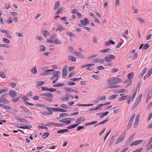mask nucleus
I'll list each match as a JSON object with an SVG mask.
<instances>
[{"label":"nucleus","instance_id":"obj_1","mask_svg":"<svg viewBox=\"0 0 152 152\" xmlns=\"http://www.w3.org/2000/svg\"><path fill=\"white\" fill-rule=\"evenodd\" d=\"M107 82H108V85H113L118 82H122V80L119 78L112 77L108 79L107 80Z\"/></svg>","mask_w":152,"mask_h":152},{"label":"nucleus","instance_id":"obj_2","mask_svg":"<svg viewBox=\"0 0 152 152\" xmlns=\"http://www.w3.org/2000/svg\"><path fill=\"white\" fill-rule=\"evenodd\" d=\"M85 120V118L83 116L80 117L78 118L75 120V123L78 124V125L79 124L83 123Z\"/></svg>","mask_w":152,"mask_h":152},{"label":"nucleus","instance_id":"obj_3","mask_svg":"<svg viewBox=\"0 0 152 152\" xmlns=\"http://www.w3.org/2000/svg\"><path fill=\"white\" fill-rule=\"evenodd\" d=\"M135 116V114H134L130 118L129 121L127 126V130H128L130 127L132 125L134 118Z\"/></svg>","mask_w":152,"mask_h":152},{"label":"nucleus","instance_id":"obj_4","mask_svg":"<svg viewBox=\"0 0 152 152\" xmlns=\"http://www.w3.org/2000/svg\"><path fill=\"white\" fill-rule=\"evenodd\" d=\"M9 94L11 97L13 98L17 96V93L14 90H11L9 91Z\"/></svg>","mask_w":152,"mask_h":152},{"label":"nucleus","instance_id":"obj_5","mask_svg":"<svg viewBox=\"0 0 152 152\" xmlns=\"http://www.w3.org/2000/svg\"><path fill=\"white\" fill-rule=\"evenodd\" d=\"M125 135L124 134H121L117 140V141L116 142V144H118L121 142L124 139Z\"/></svg>","mask_w":152,"mask_h":152},{"label":"nucleus","instance_id":"obj_6","mask_svg":"<svg viewBox=\"0 0 152 152\" xmlns=\"http://www.w3.org/2000/svg\"><path fill=\"white\" fill-rule=\"evenodd\" d=\"M59 122L60 123H66L67 124H69L71 122V121L69 120V118H65L63 119L60 120L59 121Z\"/></svg>","mask_w":152,"mask_h":152},{"label":"nucleus","instance_id":"obj_7","mask_svg":"<svg viewBox=\"0 0 152 152\" xmlns=\"http://www.w3.org/2000/svg\"><path fill=\"white\" fill-rule=\"evenodd\" d=\"M0 102L5 104H9V101L7 99L2 97H0Z\"/></svg>","mask_w":152,"mask_h":152},{"label":"nucleus","instance_id":"obj_8","mask_svg":"<svg viewBox=\"0 0 152 152\" xmlns=\"http://www.w3.org/2000/svg\"><path fill=\"white\" fill-rule=\"evenodd\" d=\"M67 69L66 68H64L63 69V70L62 71V77L64 78L65 79L67 77Z\"/></svg>","mask_w":152,"mask_h":152},{"label":"nucleus","instance_id":"obj_9","mask_svg":"<svg viewBox=\"0 0 152 152\" xmlns=\"http://www.w3.org/2000/svg\"><path fill=\"white\" fill-rule=\"evenodd\" d=\"M152 96V89L149 91L148 93L147 98L146 99V102L147 103L149 100Z\"/></svg>","mask_w":152,"mask_h":152},{"label":"nucleus","instance_id":"obj_10","mask_svg":"<svg viewBox=\"0 0 152 152\" xmlns=\"http://www.w3.org/2000/svg\"><path fill=\"white\" fill-rule=\"evenodd\" d=\"M142 140H138L135 141L132 143L130 144V146H131L133 145L139 144L142 143Z\"/></svg>","mask_w":152,"mask_h":152},{"label":"nucleus","instance_id":"obj_11","mask_svg":"<svg viewBox=\"0 0 152 152\" xmlns=\"http://www.w3.org/2000/svg\"><path fill=\"white\" fill-rule=\"evenodd\" d=\"M74 54L79 58H84V57L83 55L78 51L74 52Z\"/></svg>","mask_w":152,"mask_h":152},{"label":"nucleus","instance_id":"obj_12","mask_svg":"<svg viewBox=\"0 0 152 152\" xmlns=\"http://www.w3.org/2000/svg\"><path fill=\"white\" fill-rule=\"evenodd\" d=\"M132 12L134 14H137L138 12V10L136 8V7H134V5L132 6V9L131 10Z\"/></svg>","mask_w":152,"mask_h":152},{"label":"nucleus","instance_id":"obj_13","mask_svg":"<svg viewBox=\"0 0 152 152\" xmlns=\"http://www.w3.org/2000/svg\"><path fill=\"white\" fill-rule=\"evenodd\" d=\"M114 139H115V136L114 135L112 136V137H111V138L109 142V146L110 147L111 146V145L113 143Z\"/></svg>","mask_w":152,"mask_h":152},{"label":"nucleus","instance_id":"obj_14","mask_svg":"<svg viewBox=\"0 0 152 152\" xmlns=\"http://www.w3.org/2000/svg\"><path fill=\"white\" fill-rule=\"evenodd\" d=\"M104 60L106 62L109 63L110 62L112 61V59L109 56V55H107L104 58Z\"/></svg>","mask_w":152,"mask_h":152},{"label":"nucleus","instance_id":"obj_15","mask_svg":"<svg viewBox=\"0 0 152 152\" xmlns=\"http://www.w3.org/2000/svg\"><path fill=\"white\" fill-rule=\"evenodd\" d=\"M60 6V3L59 1H57L55 3V5L54 6V10H57L59 8Z\"/></svg>","mask_w":152,"mask_h":152},{"label":"nucleus","instance_id":"obj_16","mask_svg":"<svg viewBox=\"0 0 152 152\" xmlns=\"http://www.w3.org/2000/svg\"><path fill=\"white\" fill-rule=\"evenodd\" d=\"M129 96L128 95L122 96L119 98V100L120 101L125 100L128 99Z\"/></svg>","mask_w":152,"mask_h":152},{"label":"nucleus","instance_id":"obj_17","mask_svg":"<svg viewBox=\"0 0 152 152\" xmlns=\"http://www.w3.org/2000/svg\"><path fill=\"white\" fill-rule=\"evenodd\" d=\"M64 29V28L61 25H57L56 27V31H62V29Z\"/></svg>","mask_w":152,"mask_h":152},{"label":"nucleus","instance_id":"obj_18","mask_svg":"<svg viewBox=\"0 0 152 152\" xmlns=\"http://www.w3.org/2000/svg\"><path fill=\"white\" fill-rule=\"evenodd\" d=\"M53 113V112H42L41 113V114L42 115H51Z\"/></svg>","mask_w":152,"mask_h":152},{"label":"nucleus","instance_id":"obj_19","mask_svg":"<svg viewBox=\"0 0 152 152\" xmlns=\"http://www.w3.org/2000/svg\"><path fill=\"white\" fill-rule=\"evenodd\" d=\"M78 126V124H75L73 125H71L69 126H67V128L68 129H72Z\"/></svg>","mask_w":152,"mask_h":152},{"label":"nucleus","instance_id":"obj_20","mask_svg":"<svg viewBox=\"0 0 152 152\" xmlns=\"http://www.w3.org/2000/svg\"><path fill=\"white\" fill-rule=\"evenodd\" d=\"M97 123V121H92L91 122H88V123H86L85 125V126H89V125H93V124H96Z\"/></svg>","mask_w":152,"mask_h":152},{"label":"nucleus","instance_id":"obj_21","mask_svg":"<svg viewBox=\"0 0 152 152\" xmlns=\"http://www.w3.org/2000/svg\"><path fill=\"white\" fill-rule=\"evenodd\" d=\"M32 126L30 125H28V126H21L19 127L20 128L23 129H30L32 127Z\"/></svg>","mask_w":152,"mask_h":152},{"label":"nucleus","instance_id":"obj_22","mask_svg":"<svg viewBox=\"0 0 152 152\" xmlns=\"http://www.w3.org/2000/svg\"><path fill=\"white\" fill-rule=\"evenodd\" d=\"M42 99H45L46 101H48L49 102H51L52 101L53 99V97H44L42 98Z\"/></svg>","mask_w":152,"mask_h":152},{"label":"nucleus","instance_id":"obj_23","mask_svg":"<svg viewBox=\"0 0 152 152\" xmlns=\"http://www.w3.org/2000/svg\"><path fill=\"white\" fill-rule=\"evenodd\" d=\"M68 131V129H61L60 130H58L57 131L58 133H64L66 132H67Z\"/></svg>","mask_w":152,"mask_h":152},{"label":"nucleus","instance_id":"obj_24","mask_svg":"<svg viewBox=\"0 0 152 152\" xmlns=\"http://www.w3.org/2000/svg\"><path fill=\"white\" fill-rule=\"evenodd\" d=\"M66 34L67 35H68L69 36L71 37H75V34L69 31L66 32Z\"/></svg>","mask_w":152,"mask_h":152},{"label":"nucleus","instance_id":"obj_25","mask_svg":"<svg viewBox=\"0 0 152 152\" xmlns=\"http://www.w3.org/2000/svg\"><path fill=\"white\" fill-rule=\"evenodd\" d=\"M133 91L134 92H133V96L132 98V102L134 98L135 97V95H136V93H137V90L136 89H134L133 90Z\"/></svg>","mask_w":152,"mask_h":152},{"label":"nucleus","instance_id":"obj_26","mask_svg":"<svg viewBox=\"0 0 152 152\" xmlns=\"http://www.w3.org/2000/svg\"><path fill=\"white\" fill-rule=\"evenodd\" d=\"M69 113H61L59 115V117L60 118H61L62 117L69 116Z\"/></svg>","mask_w":152,"mask_h":152},{"label":"nucleus","instance_id":"obj_27","mask_svg":"<svg viewBox=\"0 0 152 152\" xmlns=\"http://www.w3.org/2000/svg\"><path fill=\"white\" fill-rule=\"evenodd\" d=\"M120 87V86L119 85H113L108 86L107 87V88H116L119 87Z\"/></svg>","mask_w":152,"mask_h":152},{"label":"nucleus","instance_id":"obj_28","mask_svg":"<svg viewBox=\"0 0 152 152\" xmlns=\"http://www.w3.org/2000/svg\"><path fill=\"white\" fill-rule=\"evenodd\" d=\"M55 43L56 44L61 45V42L57 38L54 40Z\"/></svg>","mask_w":152,"mask_h":152},{"label":"nucleus","instance_id":"obj_29","mask_svg":"<svg viewBox=\"0 0 152 152\" xmlns=\"http://www.w3.org/2000/svg\"><path fill=\"white\" fill-rule=\"evenodd\" d=\"M134 75L133 72H131L128 74V79H131L134 77Z\"/></svg>","mask_w":152,"mask_h":152},{"label":"nucleus","instance_id":"obj_30","mask_svg":"<svg viewBox=\"0 0 152 152\" xmlns=\"http://www.w3.org/2000/svg\"><path fill=\"white\" fill-rule=\"evenodd\" d=\"M68 58L69 60L72 61H75L76 60V58L75 57L72 56H69Z\"/></svg>","mask_w":152,"mask_h":152},{"label":"nucleus","instance_id":"obj_31","mask_svg":"<svg viewBox=\"0 0 152 152\" xmlns=\"http://www.w3.org/2000/svg\"><path fill=\"white\" fill-rule=\"evenodd\" d=\"M50 33L47 31H44V37H46V36H49L50 35Z\"/></svg>","mask_w":152,"mask_h":152},{"label":"nucleus","instance_id":"obj_32","mask_svg":"<svg viewBox=\"0 0 152 152\" xmlns=\"http://www.w3.org/2000/svg\"><path fill=\"white\" fill-rule=\"evenodd\" d=\"M64 90L66 92H73L72 90L73 89L68 87H65Z\"/></svg>","mask_w":152,"mask_h":152},{"label":"nucleus","instance_id":"obj_33","mask_svg":"<svg viewBox=\"0 0 152 152\" xmlns=\"http://www.w3.org/2000/svg\"><path fill=\"white\" fill-rule=\"evenodd\" d=\"M46 48L43 45L40 46V51H44L46 50Z\"/></svg>","mask_w":152,"mask_h":152},{"label":"nucleus","instance_id":"obj_34","mask_svg":"<svg viewBox=\"0 0 152 152\" xmlns=\"http://www.w3.org/2000/svg\"><path fill=\"white\" fill-rule=\"evenodd\" d=\"M39 83L37 84L36 86V87L37 88H38V87H39L40 86L42 85L45 84V82L42 81H39Z\"/></svg>","mask_w":152,"mask_h":152},{"label":"nucleus","instance_id":"obj_35","mask_svg":"<svg viewBox=\"0 0 152 152\" xmlns=\"http://www.w3.org/2000/svg\"><path fill=\"white\" fill-rule=\"evenodd\" d=\"M54 70L53 69L47 70L45 71V74L46 75H49L50 74L51 71H54Z\"/></svg>","mask_w":152,"mask_h":152},{"label":"nucleus","instance_id":"obj_36","mask_svg":"<svg viewBox=\"0 0 152 152\" xmlns=\"http://www.w3.org/2000/svg\"><path fill=\"white\" fill-rule=\"evenodd\" d=\"M10 85L12 88H14L16 86V84L13 82H12L10 83Z\"/></svg>","mask_w":152,"mask_h":152},{"label":"nucleus","instance_id":"obj_37","mask_svg":"<svg viewBox=\"0 0 152 152\" xmlns=\"http://www.w3.org/2000/svg\"><path fill=\"white\" fill-rule=\"evenodd\" d=\"M20 107L25 112L28 111V110L27 108L23 106H20Z\"/></svg>","mask_w":152,"mask_h":152},{"label":"nucleus","instance_id":"obj_38","mask_svg":"<svg viewBox=\"0 0 152 152\" xmlns=\"http://www.w3.org/2000/svg\"><path fill=\"white\" fill-rule=\"evenodd\" d=\"M147 70V68H145L142 71V72L140 75L141 76V77H142L144 74L145 73V72H146V71Z\"/></svg>","mask_w":152,"mask_h":152},{"label":"nucleus","instance_id":"obj_39","mask_svg":"<svg viewBox=\"0 0 152 152\" xmlns=\"http://www.w3.org/2000/svg\"><path fill=\"white\" fill-rule=\"evenodd\" d=\"M150 47V45L148 44H146L145 45L143 48H142V50H146L148 49Z\"/></svg>","mask_w":152,"mask_h":152},{"label":"nucleus","instance_id":"obj_40","mask_svg":"<svg viewBox=\"0 0 152 152\" xmlns=\"http://www.w3.org/2000/svg\"><path fill=\"white\" fill-rule=\"evenodd\" d=\"M3 108L7 109V110H11V107L9 105H4L3 106Z\"/></svg>","mask_w":152,"mask_h":152},{"label":"nucleus","instance_id":"obj_41","mask_svg":"<svg viewBox=\"0 0 152 152\" xmlns=\"http://www.w3.org/2000/svg\"><path fill=\"white\" fill-rule=\"evenodd\" d=\"M50 134L48 132H45L44 133V134L42 136V138L43 139L45 138L46 137H48L49 135Z\"/></svg>","mask_w":152,"mask_h":152},{"label":"nucleus","instance_id":"obj_42","mask_svg":"<svg viewBox=\"0 0 152 152\" xmlns=\"http://www.w3.org/2000/svg\"><path fill=\"white\" fill-rule=\"evenodd\" d=\"M142 95L141 94L137 98L136 100V102H138V103H139L140 102L141 100Z\"/></svg>","mask_w":152,"mask_h":152},{"label":"nucleus","instance_id":"obj_43","mask_svg":"<svg viewBox=\"0 0 152 152\" xmlns=\"http://www.w3.org/2000/svg\"><path fill=\"white\" fill-rule=\"evenodd\" d=\"M9 46L7 45V44H0V47L8 48Z\"/></svg>","mask_w":152,"mask_h":152},{"label":"nucleus","instance_id":"obj_44","mask_svg":"<svg viewBox=\"0 0 152 152\" xmlns=\"http://www.w3.org/2000/svg\"><path fill=\"white\" fill-rule=\"evenodd\" d=\"M2 40L4 42L7 43H9L10 42L9 39L5 38H3L2 39Z\"/></svg>","mask_w":152,"mask_h":152},{"label":"nucleus","instance_id":"obj_45","mask_svg":"<svg viewBox=\"0 0 152 152\" xmlns=\"http://www.w3.org/2000/svg\"><path fill=\"white\" fill-rule=\"evenodd\" d=\"M63 9L62 7H61L56 12V15H58L62 12Z\"/></svg>","mask_w":152,"mask_h":152},{"label":"nucleus","instance_id":"obj_46","mask_svg":"<svg viewBox=\"0 0 152 152\" xmlns=\"http://www.w3.org/2000/svg\"><path fill=\"white\" fill-rule=\"evenodd\" d=\"M85 22V26H86L87 24H89V20L87 18L84 19Z\"/></svg>","mask_w":152,"mask_h":152},{"label":"nucleus","instance_id":"obj_47","mask_svg":"<svg viewBox=\"0 0 152 152\" xmlns=\"http://www.w3.org/2000/svg\"><path fill=\"white\" fill-rule=\"evenodd\" d=\"M61 99L62 101H64L66 100L69 101V98L67 96H66L65 97H63L61 98Z\"/></svg>","mask_w":152,"mask_h":152},{"label":"nucleus","instance_id":"obj_48","mask_svg":"<svg viewBox=\"0 0 152 152\" xmlns=\"http://www.w3.org/2000/svg\"><path fill=\"white\" fill-rule=\"evenodd\" d=\"M31 71L32 73L34 74H36L37 73V70L36 69V67L35 66L34 68H33L31 69Z\"/></svg>","mask_w":152,"mask_h":152},{"label":"nucleus","instance_id":"obj_49","mask_svg":"<svg viewBox=\"0 0 152 152\" xmlns=\"http://www.w3.org/2000/svg\"><path fill=\"white\" fill-rule=\"evenodd\" d=\"M0 76L2 78H4L6 77V75L3 72H0Z\"/></svg>","mask_w":152,"mask_h":152},{"label":"nucleus","instance_id":"obj_50","mask_svg":"<svg viewBox=\"0 0 152 152\" xmlns=\"http://www.w3.org/2000/svg\"><path fill=\"white\" fill-rule=\"evenodd\" d=\"M134 134L132 135L128 139V141L129 142H131L134 139Z\"/></svg>","mask_w":152,"mask_h":152},{"label":"nucleus","instance_id":"obj_51","mask_svg":"<svg viewBox=\"0 0 152 152\" xmlns=\"http://www.w3.org/2000/svg\"><path fill=\"white\" fill-rule=\"evenodd\" d=\"M109 120V118L107 117L106 119H105V120H104V121H102L101 122H100L99 123V124L100 125H101V124H104V123L105 122H107V121L108 120Z\"/></svg>","mask_w":152,"mask_h":152},{"label":"nucleus","instance_id":"obj_52","mask_svg":"<svg viewBox=\"0 0 152 152\" xmlns=\"http://www.w3.org/2000/svg\"><path fill=\"white\" fill-rule=\"evenodd\" d=\"M152 73V68L147 73V76L148 77H150Z\"/></svg>","mask_w":152,"mask_h":152},{"label":"nucleus","instance_id":"obj_53","mask_svg":"<svg viewBox=\"0 0 152 152\" xmlns=\"http://www.w3.org/2000/svg\"><path fill=\"white\" fill-rule=\"evenodd\" d=\"M118 96V95L117 94L111 96L110 97V98L111 99H114L115 98H117Z\"/></svg>","mask_w":152,"mask_h":152},{"label":"nucleus","instance_id":"obj_54","mask_svg":"<svg viewBox=\"0 0 152 152\" xmlns=\"http://www.w3.org/2000/svg\"><path fill=\"white\" fill-rule=\"evenodd\" d=\"M57 87H59L61 86H63L65 85V84L64 83H58L56 84Z\"/></svg>","mask_w":152,"mask_h":152},{"label":"nucleus","instance_id":"obj_55","mask_svg":"<svg viewBox=\"0 0 152 152\" xmlns=\"http://www.w3.org/2000/svg\"><path fill=\"white\" fill-rule=\"evenodd\" d=\"M128 91L127 89H122L119 91V92L120 93H126Z\"/></svg>","mask_w":152,"mask_h":152},{"label":"nucleus","instance_id":"obj_56","mask_svg":"<svg viewBox=\"0 0 152 152\" xmlns=\"http://www.w3.org/2000/svg\"><path fill=\"white\" fill-rule=\"evenodd\" d=\"M8 90L7 89H2L0 90V94H1L4 92H7L8 91Z\"/></svg>","mask_w":152,"mask_h":152},{"label":"nucleus","instance_id":"obj_57","mask_svg":"<svg viewBox=\"0 0 152 152\" xmlns=\"http://www.w3.org/2000/svg\"><path fill=\"white\" fill-rule=\"evenodd\" d=\"M38 129H48V128L46 127V126H38Z\"/></svg>","mask_w":152,"mask_h":152},{"label":"nucleus","instance_id":"obj_58","mask_svg":"<svg viewBox=\"0 0 152 152\" xmlns=\"http://www.w3.org/2000/svg\"><path fill=\"white\" fill-rule=\"evenodd\" d=\"M66 83L67 84H68L70 85V86L75 85V82H73L70 81H68V82H67Z\"/></svg>","mask_w":152,"mask_h":152},{"label":"nucleus","instance_id":"obj_59","mask_svg":"<svg viewBox=\"0 0 152 152\" xmlns=\"http://www.w3.org/2000/svg\"><path fill=\"white\" fill-rule=\"evenodd\" d=\"M110 50V48H107V49L103 50L101 51V53H106L108 52Z\"/></svg>","mask_w":152,"mask_h":152},{"label":"nucleus","instance_id":"obj_60","mask_svg":"<svg viewBox=\"0 0 152 152\" xmlns=\"http://www.w3.org/2000/svg\"><path fill=\"white\" fill-rule=\"evenodd\" d=\"M60 73V72L59 71H57L56 72V73H54L53 75V77H57L58 76V75L59 73Z\"/></svg>","mask_w":152,"mask_h":152},{"label":"nucleus","instance_id":"obj_61","mask_svg":"<svg viewBox=\"0 0 152 152\" xmlns=\"http://www.w3.org/2000/svg\"><path fill=\"white\" fill-rule=\"evenodd\" d=\"M104 61V60L103 59L101 58H97V63L102 62L103 63Z\"/></svg>","mask_w":152,"mask_h":152},{"label":"nucleus","instance_id":"obj_62","mask_svg":"<svg viewBox=\"0 0 152 152\" xmlns=\"http://www.w3.org/2000/svg\"><path fill=\"white\" fill-rule=\"evenodd\" d=\"M19 97H17L15 99L13 98L12 99V101L14 102H16L19 100Z\"/></svg>","mask_w":152,"mask_h":152},{"label":"nucleus","instance_id":"obj_63","mask_svg":"<svg viewBox=\"0 0 152 152\" xmlns=\"http://www.w3.org/2000/svg\"><path fill=\"white\" fill-rule=\"evenodd\" d=\"M46 97H53V95L51 93H46Z\"/></svg>","mask_w":152,"mask_h":152},{"label":"nucleus","instance_id":"obj_64","mask_svg":"<svg viewBox=\"0 0 152 152\" xmlns=\"http://www.w3.org/2000/svg\"><path fill=\"white\" fill-rule=\"evenodd\" d=\"M61 107H63L64 108L68 109V107L67 105L66 104H62L61 105Z\"/></svg>","mask_w":152,"mask_h":152}]
</instances>
